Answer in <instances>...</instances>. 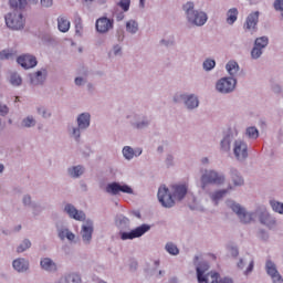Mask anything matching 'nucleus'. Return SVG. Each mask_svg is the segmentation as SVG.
Instances as JSON below:
<instances>
[{"mask_svg": "<svg viewBox=\"0 0 283 283\" xmlns=\"http://www.w3.org/2000/svg\"><path fill=\"white\" fill-rule=\"evenodd\" d=\"M202 163H209V159L208 158H203Z\"/></svg>", "mask_w": 283, "mask_h": 283, "instance_id": "774afa93", "label": "nucleus"}, {"mask_svg": "<svg viewBox=\"0 0 283 283\" xmlns=\"http://www.w3.org/2000/svg\"><path fill=\"white\" fill-rule=\"evenodd\" d=\"M130 3H132V0H120L118 2V6L122 8V10H124V12H127V10H129Z\"/></svg>", "mask_w": 283, "mask_h": 283, "instance_id": "a19ab883", "label": "nucleus"}, {"mask_svg": "<svg viewBox=\"0 0 283 283\" xmlns=\"http://www.w3.org/2000/svg\"><path fill=\"white\" fill-rule=\"evenodd\" d=\"M207 271H209V263H201L197 266V280L199 283H218L220 280V274L217 272H210L208 274Z\"/></svg>", "mask_w": 283, "mask_h": 283, "instance_id": "f03ea898", "label": "nucleus"}, {"mask_svg": "<svg viewBox=\"0 0 283 283\" xmlns=\"http://www.w3.org/2000/svg\"><path fill=\"white\" fill-rule=\"evenodd\" d=\"M77 125L80 129H87L90 127V114L83 113L77 117Z\"/></svg>", "mask_w": 283, "mask_h": 283, "instance_id": "412c9836", "label": "nucleus"}, {"mask_svg": "<svg viewBox=\"0 0 283 283\" xmlns=\"http://www.w3.org/2000/svg\"><path fill=\"white\" fill-rule=\"evenodd\" d=\"M83 30V25L81 23L75 24V32L76 34H81V31Z\"/></svg>", "mask_w": 283, "mask_h": 283, "instance_id": "3c124183", "label": "nucleus"}, {"mask_svg": "<svg viewBox=\"0 0 283 283\" xmlns=\"http://www.w3.org/2000/svg\"><path fill=\"white\" fill-rule=\"evenodd\" d=\"M14 56H17V51L3 50L0 52V61L14 59Z\"/></svg>", "mask_w": 283, "mask_h": 283, "instance_id": "bb28decb", "label": "nucleus"}, {"mask_svg": "<svg viewBox=\"0 0 283 283\" xmlns=\"http://www.w3.org/2000/svg\"><path fill=\"white\" fill-rule=\"evenodd\" d=\"M222 182H224V176L213 170H206V172L201 176L202 189H205L207 185H222Z\"/></svg>", "mask_w": 283, "mask_h": 283, "instance_id": "39448f33", "label": "nucleus"}, {"mask_svg": "<svg viewBox=\"0 0 283 283\" xmlns=\"http://www.w3.org/2000/svg\"><path fill=\"white\" fill-rule=\"evenodd\" d=\"M95 28L97 32L105 34L106 32H109L112 28H114V20H111L106 17L99 18L96 20Z\"/></svg>", "mask_w": 283, "mask_h": 283, "instance_id": "9d476101", "label": "nucleus"}, {"mask_svg": "<svg viewBox=\"0 0 283 283\" xmlns=\"http://www.w3.org/2000/svg\"><path fill=\"white\" fill-rule=\"evenodd\" d=\"M8 112H9L8 106L0 104V115L6 116V114H8Z\"/></svg>", "mask_w": 283, "mask_h": 283, "instance_id": "c03bdc74", "label": "nucleus"}, {"mask_svg": "<svg viewBox=\"0 0 283 283\" xmlns=\"http://www.w3.org/2000/svg\"><path fill=\"white\" fill-rule=\"evenodd\" d=\"M31 200H32V199L30 198V196H25V197L23 198L24 205H30Z\"/></svg>", "mask_w": 283, "mask_h": 283, "instance_id": "6e6d98bb", "label": "nucleus"}, {"mask_svg": "<svg viewBox=\"0 0 283 283\" xmlns=\"http://www.w3.org/2000/svg\"><path fill=\"white\" fill-rule=\"evenodd\" d=\"M149 229H151L149 224H142L130 232H123L122 240H134L136 238H142V235H145Z\"/></svg>", "mask_w": 283, "mask_h": 283, "instance_id": "0eeeda50", "label": "nucleus"}, {"mask_svg": "<svg viewBox=\"0 0 283 283\" xmlns=\"http://www.w3.org/2000/svg\"><path fill=\"white\" fill-rule=\"evenodd\" d=\"M19 65L24 67V70H30L31 67H36V57L30 54L21 55L17 59Z\"/></svg>", "mask_w": 283, "mask_h": 283, "instance_id": "f8f14e48", "label": "nucleus"}, {"mask_svg": "<svg viewBox=\"0 0 283 283\" xmlns=\"http://www.w3.org/2000/svg\"><path fill=\"white\" fill-rule=\"evenodd\" d=\"M254 45L263 50V48H266V45H269V38L266 36L258 38L254 42Z\"/></svg>", "mask_w": 283, "mask_h": 283, "instance_id": "7c9ffc66", "label": "nucleus"}, {"mask_svg": "<svg viewBox=\"0 0 283 283\" xmlns=\"http://www.w3.org/2000/svg\"><path fill=\"white\" fill-rule=\"evenodd\" d=\"M265 269L266 273L272 277L273 283H283L282 275H280V272H277L275 263L268 261Z\"/></svg>", "mask_w": 283, "mask_h": 283, "instance_id": "ddd939ff", "label": "nucleus"}, {"mask_svg": "<svg viewBox=\"0 0 283 283\" xmlns=\"http://www.w3.org/2000/svg\"><path fill=\"white\" fill-rule=\"evenodd\" d=\"M33 125H35L34 117L29 116L22 120L23 127H33Z\"/></svg>", "mask_w": 283, "mask_h": 283, "instance_id": "58836bf2", "label": "nucleus"}, {"mask_svg": "<svg viewBox=\"0 0 283 283\" xmlns=\"http://www.w3.org/2000/svg\"><path fill=\"white\" fill-rule=\"evenodd\" d=\"M66 238H67V240H70V241L72 242V240H74L75 235H74V233H72V232L69 230V232H66Z\"/></svg>", "mask_w": 283, "mask_h": 283, "instance_id": "5fc2aeb1", "label": "nucleus"}, {"mask_svg": "<svg viewBox=\"0 0 283 283\" xmlns=\"http://www.w3.org/2000/svg\"><path fill=\"white\" fill-rule=\"evenodd\" d=\"M239 253L238 248L230 249V255H232V258H238Z\"/></svg>", "mask_w": 283, "mask_h": 283, "instance_id": "09e8293b", "label": "nucleus"}, {"mask_svg": "<svg viewBox=\"0 0 283 283\" xmlns=\"http://www.w3.org/2000/svg\"><path fill=\"white\" fill-rule=\"evenodd\" d=\"M40 76H43V73H42L41 71H38V72L35 73V78H39Z\"/></svg>", "mask_w": 283, "mask_h": 283, "instance_id": "bf43d9fd", "label": "nucleus"}, {"mask_svg": "<svg viewBox=\"0 0 283 283\" xmlns=\"http://www.w3.org/2000/svg\"><path fill=\"white\" fill-rule=\"evenodd\" d=\"M270 205L273 209V211H275V213H281L283 216V203L280 201H270Z\"/></svg>", "mask_w": 283, "mask_h": 283, "instance_id": "2f4dec72", "label": "nucleus"}, {"mask_svg": "<svg viewBox=\"0 0 283 283\" xmlns=\"http://www.w3.org/2000/svg\"><path fill=\"white\" fill-rule=\"evenodd\" d=\"M218 283H233V280H231L229 277L219 279Z\"/></svg>", "mask_w": 283, "mask_h": 283, "instance_id": "603ef678", "label": "nucleus"}, {"mask_svg": "<svg viewBox=\"0 0 283 283\" xmlns=\"http://www.w3.org/2000/svg\"><path fill=\"white\" fill-rule=\"evenodd\" d=\"M185 103L188 109H196V107L199 105L198 97L193 95H189Z\"/></svg>", "mask_w": 283, "mask_h": 283, "instance_id": "a878e982", "label": "nucleus"}, {"mask_svg": "<svg viewBox=\"0 0 283 283\" xmlns=\"http://www.w3.org/2000/svg\"><path fill=\"white\" fill-rule=\"evenodd\" d=\"M57 28L60 32H70V20L65 17L57 18Z\"/></svg>", "mask_w": 283, "mask_h": 283, "instance_id": "4be33fe9", "label": "nucleus"}, {"mask_svg": "<svg viewBox=\"0 0 283 283\" xmlns=\"http://www.w3.org/2000/svg\"><path fill=\"white\" fill-rule=\"evenodd\" d=\"M64 211H66V213L70 216V218H73L74 220H80V221L85 220V212L78 211L72 205H66L64 208Z\"/></svg>", "mask_w": 283, "mask_h": 283, "instance_id": "4468645a", "label": "nucleus"}, {"mask_svg": "<svg viewBox=\"0 0 283 283\" xmlns=\"http://www.w3.org/2000/svg\"><path fill=\"white\" fill-rule=\"evenodd\" d=\"M9 3L13 10H23L28 6V0H9Z\"/></svg>", "mask_w": 283, "mask_h": 283, "instance_id": "393cba45", "label": "nucleus"}, {"mask_svg": "<svg viewBox=\"0 0 283 283\" xmlns=\"http://www.w3.org/2000/svg\"><path fill=\"white\" fill-rule=\"evenodd\" d=\"M53 1L52 0H41V6L43 8H50L52 7Z\"/></svg>", "mask_w": 283, "mask_h": 283, "instance_id": "a18cd8bd", "label": "nucleus"}, {"mask_svg": "<svg viewBox=\"0 0 283 283\" xmlns=\"http://www.w3.org/2000/svg\"><path fill=\"white\" fill-rule=\"evenodd\" d=\"M243 264H244V261L240 260V262L238 263L239 269H242Z\"/></svg>", "mask_w": 283, "mask_h": 283, "instance_id": "680f3d73", "label": "nucleus"}, {"mask_svg": "<svg viewBox=\"0 0 283 283\" xmlns=\"http://www.w3.org/2000/svg\"><path fill=\"white\" fill-rule=\"evenodd\" d=\"M30 264L24 259H17L13 261V269L18 271L19 273H23Z\"/></svg>", "mask_w": 283, "mask_h": 283, "instance_id": "aec40b11", "label": "nucleus"}, {"mask_svg": "<svg viewBox=\"0 0 283 283\" xmlns=\"http://www.w3.org/2000/svg\"><path fill=\"white\" fill-rule=\"evenodd\" d=\"M238 9L237 8H232L227 12V23L229 25H233L235 21H238Z\"/></svg>", "mask_w": 283, "mask_h": 283, "instance_id": "5701e85b", "label": "nucleus"}, {"mask_svg": "<svg viewBox=\"0 0 283 283\" xmlns=\"http://www.w3.org/2000/svg\"><path fill=\"white\" fill-rule=\"evenodd\" d=\"M184 10L187 14V19L193 25H205L207 23V13L202 11H195L193 10V2H187L184 6Z\"/></svg>", "mask_w": 283, "mask_h": 283, "instance_id": "f257e3e1", "label": "nucleus"}, {"mask_svg": "<svg viewBox=\"0 0 283 283\" xmlns=\"http://www.w3.org/2000/svg\"><path fill=\"white\" fill-rule=\"evenodd\" d=\"M218 92L221 94H229V92H233L235 90V78L232 77H223L217 83Z\"/></svg>", "mask_w": 283, "mask_h": 283, "instance_id": "6e6552de", "label": "nucleus"}, {"mask_svg": "<svg viewBox=\"0 0 283 283\" xmlns=\"http://www.w3.org/2000/svg\"><path fill=\"white\" fill-rule=\"evenodd\" d=\"M114 52H115V54H118L120 52V48L119 46H115L114 48Z\"/></svg>", "mask_w": 283, "mask_h": 283, "instance_id": "052dcab7", "label": "nucleus"}, {"mask_svg": "<svg viewBox=\"0 0 283 283\" xmlns=\"http://www.w3.org/2000/svg\"><path fill=\"white\" fill-rule=\"evenodd\" d=\"M124 17H125V15H123V14L119 15V17L117 18V21H123Z\"/></svg>", "mask_w": 283, "mask_h": 283, "instance_id": "69168bd1", "label": "nucleus"}, {"mask_svg": "<svg viewBox=\"0 0 283 283\" xmlns=\"http://www.w3.org/2000/svg\"><path fill=\"white\" fill-rule=\"evenodd\" d=\"M6 23L10 30H23L25 25V20H23V14L21 12L14 11L6 15Z\"/></svg>", "mask_w": 283, "mask_h": 283, "instance_id": "7ed1b4c3", "label": "nucleus"}, {"mask_svg": "<svg viewBox=\"0 0 283 283\" xmlns=\"http://www.w3.org/2000/svg\"><path fill=\"white\" fill-rule=\"evenodd\" d=\"M3 169H4L3 165L0 164V174H2Z\"/></svg>", "mask_w": 283, "mask_h": 283, "instance_id": "338daca9", "label": "nucleus"}, {"mask_svg": "<svg viewBox=\"0 0 283 283\" xmlns=\"http://www.w3.org/2000/svg\"><path fill=\"white\" fill-rule=\"evenodd\" d=\"M254 262L253 260L250 261L249 266L245 270V275H249L253 271Z\"/></svg>", "mask_w": 283, "mask_h": 283, "instance_id": "de8ad7c7", "label": "nucleus"}, {"mask_svg": "<svg viewBox=\"0 0 283 283\" xmlns=\"http://www.w3.org/2000/svg\"><path fill=\"white\" fill-rule=\"evenodd\" d=\"M231 178L234 187H242V185H244V179L240 177V175L238 174V170L232 171Z\"/></svg>", "mask_w": 283, "mask_h": 283, "instance_id": "cd10ccee", "label": "nucleus"}, {"mask_svg": "<svg viewBox=\"0 0 283 283\" xmlns=\"http://www.w3.org/2000/svg\"><path fill=\"white\" fill-rule=\"evenodd\" d=\"M134 216H135L136 218H140V212H134Z\"/></svg>", "mask_w": 283, "mask_h": 283, "instance_id": "0e129e2a", "label": "nucleus"}, {"mask_svg": "<svg viewBox=\"0 0 283 283\" xmlns=\"http://www.w3.org/2000/svg\"><path fill=\"white\" fill-rule=\"evenodd\" d=\"M214 67H216V61H213V60H206L203 62V69H206L207 71L213 70Z\"/></svg>", "mask_w": 283, "mask_h": 283, "instance_id": "79ce46f5", "label": "nucleus"}, {"mask_svg": "<svg viewBox=\"0 0 283 283\" xmlns=\"http://www.w3.org/2000/svg\"><path fill=\"white\" fill-rule=\"evenodd\" d=\"M226 70L228 71V74H230V76H233V75L238 74V70H240V66L238 65V62L230 61L226 65Z\"/></svg>", "mask_w": 283, "mask_h": 283, "instance_id": "b1692460", "label": "nucleus"}, {"mask_svg": "<svg viewBox=\"0 0 283 283\" xmlns=\"http://www.w3.org/2000/svg\"><path fill=\"white\" fill-rule=\"evenodd\" d=\"M107 193H113L116 196L118 193H134V190L128 185H120L118 182L108 184L106 187Z\"/></svg>", "mask_w": 283, "mask_h": 283, "instance_id": "1a4fd4ad", "label": "nucleus"}, {"mask_svg": "<svg viewBox=\"0 0 283 283\" xmlns=\"http://www.w3.org/2000/svg\"><path fill=\"white\" fill-rule=\"evenodd\" d=\"M274 9L283 12V0H275L274 1Z\"/></svg>", "mask_w": 283, "mask_h": 283, "instance_id": "37998d69", "label": "nucleus"}, {"mask_svg": "<svg viewBox=\"0 0 283 283\" xmlns=\"http://www.w3.org/2000/svg\"><path fill=\"white\" fill-rule=\"evenodd\" d=\"M234 156L235 158H238V160H244V158H247V156H249V149L247 146V143L242 142V140H235L234 142Z\"/></svg>", "mask_w": 283, "mask_h": 283, "instance_id": "9b49d317", "label": "nucleus"}, {"mask_svg": "<svg viewBox=\"0 0 283 283\" xmlns=\"http://www.w3.org/2000/svg\"><path fill=\"white\" fill-rule=\"evenodd\" d=\"M166 251H168L170 255H178V253H180V250H178V247L174 243H167Z\"/></svg>", "mask_w": 283, "mask_h": 283, "instance_id": "473e14b6", "label": "nucleus"}, {"mask_svg": "<svg viewBox=\"0 0 283 283\" xmlns=\"http://www.w3.org/2000/svg\"><path fill=\"white\" fill-rule=\"evenodd\" d=\"M260 19V12L250 13L247 18L245 28L247 30H255V25H258V21Z\"/></svg>", "mask_w": 283, "mask_h": 283, "instance_id": "dca6fc26", "label": "nucleus"}, {"mask_svg": "<svg viewBox=\"0 0 283 283\" xmlns=\"http://www.w3.org/2000/svg\"><path fill=\"white\" fill-rule=\"evenodd\" d=\"M75 85H83V77H76Z\"/></svg>", "mask_w": 283, "mask_h": 283, "instance_id": "4d7b16f0", "label": "nucleus"}, {"mask_svg": "<svg viewBox=\"0 0 283 283\" xmlns=\"http://www.w3.org/2000/svg\"><path fill=\"white\" fill-rule=\"evenodd\" d=\"M221 149L223 151H229V149H231V140L229 139V137H224L221 140Z\"/></svg>", "mask_w": 283, "mask_h": 283, "instance_id": "c9c22d12", "label": "nucleus"}, {"mask_svg": "<svg viewBox=\"0 0 283 283\" xmlns=\"http://www.w3.org/2000/svg\"><path fill=\"white\" fill-rule=\"evenodd\" d=\"M145 125H147V123L137 124V125H136V128H137V129H140V127H145Z\"/></svg>", "mask_w": 283, "mask_h": 283, "instance_id": "13d9d810", "label": "nucleus"}, {"mask_svg": "<svg viewBox=\"0 0 283 283\" xmlns=\"http://www.w3.org/2000/svg\"><path fill=\"white\" fill-rule=\"evenodd\" d=\"M92 233H94L92 223L82 227V239L84 242H90L92 240Z\"/></svg>", "mask_w": 283, "mask_h": 283, "instance_id": "6ab92c4d", "label": "nucleus"}, {"mask_svg": "<svg viewBox=\"0 0 283 283\" xmlns=\"http://www.w3.org/2000/svg\"><path fill=\"white\" fill-rule=\"evenodd\" d=\"M73 135L76 136V139L81 138V130L78 128H74Z\"/></svg>", "mask_w": 283, "mask_h": 283, "instance_id": "864d4df0", "label": "nucleus"}, {"mask_svg": "<svg viewBox=\"0 0 283 283\" xmlns=\"http://www.w3.org/2000/svg\"><path fill=\"white\" fill-rule=\"evenodd\" d=\"M38 112H39V114H41L44 118H48V116H50V113H46L44 108H39Z\"/></svg>", "mask_w": 283, "mask_h": 283, "instance_id": "8fccbe9b", "label": "nucleus"}, {"mask_svg": "<svg viewBox=\"0 0 283 283\" xmlns=\"http://www.w3.org/2000/svg\"><path fill=\"white\" fill-rule=\"evenodd\" d=\"M32 247L30 240L25 239L17 249L18 253H23V251H28Z\"/></svg>", "mask_w": 283, "mask_h": 283, "instance_id": "72a5a7b5", "label": "nucleus"}, {"mask_svg": "<svg viewBox=\"0 0 283 283\" xmlns=\"http://www.w3.org/2000/svg\"><path fill=\"white\" fill-rule=\"evenodd\" d=\"M171 191L174 200H182L187 196V185H174Z\"/></svg>", "mask_w": 283, "mask_h": 283, "instance_id": "2eb2a0df", "label": "nucleus"}, {"mask_svg": "<svg viewBox=\"0 0 283 283\" xmlns=\"http://www.w3.org/2000/svg\"><path fill=\"white\" fill-rule=\"evenodd\" d=\"M140 154H143V149L138 148L137 150L134 151V148L129 147V146H125L123 148V155L127 160H132V158H134V156H140Z\"/></svg>", "mask_w": 283, "mask_h": 283, "instance_id": "a211bd4d", "label": "nucleus"}, {"mask_svg": "<svg viewBox=\"0 0 283 283\" xmlns=\"http://www.w3.org/2000/svg\"><path fill=\"white\" fill-rule=\"evenodd\" d=\"M227 196V190H219L212 195L213 202H218L221 198H224Z\"/></svg>", "mask_w": 283, "mask_h": 283, "instance_id": "4c0bfd02", "label": "nucleus"}, {"mask_svg": "<svg viewBox=\"0 0 283 283\" xmlns=\"http://www.w3.org/2000/svg\"><path fill=\"white\" fill-rule=\"evenodd\" d=\"M40 265L44 271H49L50 273L56 271V263L50 258L42 259Z\"/></svg>", "mask_w": 283, "mask_h": 283, "instance_id": "f3484780", "label": "nucleus"}, {"mask_svg": "<svg viewBox=\"0 0 283 283\" xmlns=\"http://www.w3.org/2000/svg\"><path fill=\"white\" fill-rule=\"evenodd\" d=\"M126 30L127 32H130V34H136L138 32V22L129 20L126 23Z\"/></svg>", "mask_w": 283, "mask_h": 283, "instance_id": "c85d7f7f", "label": "nucleus"}, {"mask_svg": "<svg viewBox=\"0 0 283 283\" xmlns=\"http://www.w3.org/2000/svg\"><path fill=\"white\" fill-rule=\"evenodd\" d=\"M157 198L164 207L167 209H171L174 205H176V200L174 199V195L169 191V188L167 186H161L158 189Z\"/></svg>", "mask_w": 283, "mask_h": 283, "instance_id": "20e7f679", "label": "nucleus"}, {"mask_svg": "<svg viewBox=\"0 0 283 283\" xmlns=\"http://www.w3.org/2000/svg\"><path fill=\"white\" fill-rule=\"evenodd\" d=\"M247 136H249V138H258V136H260V133L258 132V128L249 127L247 129Z\"/></svg>", "mask_w": 283, "mask_h": 283, "instance_id": "e433bc0d", "label": "nucleus"}, {"mask_svg": "<svg viewBox=\"0 0 283 283\" xmlns=\"http://www.w3.org/2000/svg\"><path fill=\"white\" fill-rule=\"evenodd\" d=\"M122 221H123V222H127V223H129V219H128V218H126V217H124V218L122 219Z\"/></svg>", "mask_w": 283, "mask_h": 283, "instance_id": "e2e57ef3", "label": "nucleus"}, {"mask_svg": "<svg viewBox=\"0 0 283 283\" xmlns=\"http://www.w3.org/2000/svg\"><path fill=\"white\" fill-rule=\"evenodd\" d=\"M251 56L252 59H260V56H262V49H260V46L254 45L251 52Z\"/></svg>", "mask_w": 283, "mask_h": 283, "instance_id": "ea45409f", "label": "nucleus"}, {"mask_svg": "<svg viewBox=\"0 0 283 283\" xmlns=\"http://www.w3.org/2000/svg\"><path fill=\"white\" fill-rule=\"evenodd\" d=\"M228 207H230V209L237 213L238 218H240V221L243 222V224H249V222L253 221V213L247 212V210H244V208H242L239 203L228 201Z\"/></svg>", "mask_w": 283, "mask_h": 283, "instance_id": "423d86ee", "label": "nucleus"}, {"mask_svg": "<svg viewBox=\"0 0 283 283\" xmlns=\"http://www.w3.org/2000/svg\"><path fill=\"white\" fill-rule=\"evenodd\" d=\"M70 230H67V229H64V230H61L60 232H59V237L61 238V240H65V238H67V232H69Z\"/></svg>", "mask_w": 283, "mask_h": 283, "instance_id": "49530a36", "label": "nucleus"}, {"mask_svg": "<svg viewBox=\"0 0 283 283\" xmlns=\"http://www.w3.org/2000/svg\"><path fill=\"white\" fill-rule=\"evenodd\" d=\"M83 171L84 170H83L82 166H75V167L69 169V174L73 178H78V176H83Z\"/></svg>", "mask_w": 283, "mask_h": 283, "instance_id": "c756f323", "label": "nucleus"}, {"mask_svg": "<svg viewBox=\"0 0 283 283\" xmlns=\"http://www.w3.org/2000/svg\"><path fill=\"white\" fill-rule=\"evenodd\" d=\"M10 83L11 85H15V86L21 85L22 83L21 76H19V74L17 73H12L10 77Z\"/></svg>", "mask_w": 283, "mask_h": 283, "instance_id": "f704fd0d", "label": "nucleus"}]
</instances>
